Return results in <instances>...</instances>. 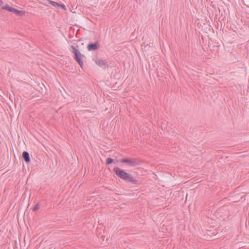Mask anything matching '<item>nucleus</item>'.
<instances>
[{"label": "nucleus", "mask_w": 249, "mask_h": 249, "mask_svg": "<svg viewBox=\"0 0 249 249\" xmlns=\"http://www.w3.org/2000/svg\"><path fill=\"white\" fill-rule=\"evenodd\" d=\"M2 9H5V10H8V11H10V12H12V13H13V12H14V10H15V8H13V7H10V6H8V5H7V6H5L3 7L2 8Z\"/></svg>", "instance_id": "9"}, {"label": "nucleus", "mask_w": 249, "mask_h": 249, "mask_svg": "<svg viewBox=\"0 0 249 249\" xmlns=\"http://www.w3.org/2000/svg\"><path fill=\"white\" fill-rule=\"evenodd\" d=\"M114 171L118 177L124 179V172L123 170L120 169L118 167H116L114 169Z\"/></svg>", "instance_id": "5"}, {"label": "nucleus", "mask_w": 249, "mask_h": 249, "mask_svg": "<svg viewBox=\"0 0 249 249\" xmlns=\"http://www.w3.org/2000/svg\"><path fill=\"white\" fill-rule=\"evenodd\" d=\"M113 160L111 158H107L106 160L107 164H110L113 162Z\"/></svg>", "instance_id": "11"}, {"label": "nucleus", "mask_w": 249, "mask_h": 249, "mask_svg": "<svg viewBox=\"0 0 249 249\" xmlns=\"http://www.w3.org/2000/svg\"><path fill=\"white\" fill-rule=\"evenodd\" d=\"M125 181L128 182L133 185H139L141 182L134 178L131 174L125 172Z\"/></svg>", "instance_id": "1"}, {"label": "nucleus", "mask_w": 249, "mask_h": 249, "mask_svg": "<svg viewBox=\"0 0 249 249\" xmlns=\"http://www.w3.org/2000/svg\"><path fill=\"white\" fill-rule=\"evenodd\" d=\"M98 65H99V66L100 67H102V66H103V65H104V64L105 63H98Z\"/></svg>", "instance_id": "13"}, {"label": "nucleus", "mask_w": 249, "mask_h": 249, "mask_svg": "<svg viewBox=\"0 0 249 249\" xmlns=\"http://www.w3.org/2000/svg\"><path fill=\"white\" fill-rule=\"evenodd\" d=\"M13 13L16 14L17 15L20 16H23L25 15V12L24 11L18 10L15 8Z\"/></svg>", "instance_id": "7"}, {"label": "nucleus", "mask_w": 249, "mask_h": 249, "mask_svg": "<svg viewBox=\"0 0 249 249\" xmlns=\"http://www.w3.org/2000/svg\"><path fill=\"white\" fill-rule=\"evenodd\" d=\"M87 49L89 51H96L99 49L100 44L98 42L89 43L87 45Z\"/></svg>", "instance_id": "3"}, {"label": "nucleus", "mask_w": 249, "mask_h": 249, "mask_svg": "<svg viewBox=\"0 0 249 249\" xmlns=\"http://www.w3.org/2000/svg\"><path fill=\"white\" fill-rule=\"evenodd\" d=\"M84 63H79V64L80 65L81 67L82 68H83V66L84 65Z\"/></svg>", "instance_id": "14"}, {"label": "nucleus", "mask_w": 249, "mask_h": 249, "mask_svg": "<svg viewBox=\"0 0 249 249\" xmlns=\"http://www.w3.org/2000/svg\"><path fill=\"white\" fill-rule=\"evenodd\" d=\"M48 1L50 4H51L52 5H53L54 7H59L60 6L64 7V6H62V5L61 6L59 3H58L55 1L50 0H49Z\"/></svg>", "instance_id": "8"}, {"label": "nucleus", "mask_w": 249, "mask_h": 249, "mask_svg": "<svg viewBox=\"0 0 249 249\" xmlns=\"http://www.w3.org/2000/svg\"><path fill=\"white\" fill-rule=\"evenodd\" d=\"M244 3L248 7H249V0H243Z\"/></svg>", "instance_id": "12"}, {"label": "nucleus", "mask_w": 249, "mask_h": 249, "mask_svg": "<svg viewBox=\"0 0 249 249\" xmlns=\"http://www.w3.org/2000/svg\"><path fill=\"white\" fill-rule=\"evenodd\" d=\"M39 209V204H36V205L33 208V211H37Z\"/></svg>", "instance_id": "10"}, {"label": "nucleus", "mask_w": 249, "mask_h": 249, "mask_svg": "<svg viewBox=\"0 0 249 249\" xmlns=\"http://www.w3.org/2000/svg\"><path fill=\"white\" fill-rule=\"evenodd\" d=\"M22 157L26 162H29L30 161L29 154L28 152L24 151L22 153Z\"/></svg>", "instance_id": "6"}, {"label": "nucleus", "mask_w": 249, "mask_h": 249, "mask_svg": "<svg viewBox=\"0 0 249 249\" xmlns=\"http://www.w3.org/2000/svg\"><path fill=\"white\" fill-rule=\"evenodd\" d=\"M2 2L0 0V5H1Z\"/></svg>", "instance_id": "16"}, {"label": "nucleus", "mask_w": 249, "mask_h": 249, "mask_svg": "<svg viewBox=\"0 0 249 249\" xmlns=\"http://www.w3.org/2000/svg\"><path fill=\"white\" fill-rule=\"evenodd\" d=\"M71 48L73 52L75 54V59L78 62H80L83 60L84 55L81 54L78 49L75 46H72Z\"/></svg>", "instance_id": "2"}, {"label": "nucleus", "mask_w": 249, "mask_h": 249, "mask_svg": "<svg viewBox=\"0 0 249 249\" xmlns=\"http://www.w3.org/2000/svg\"><path fill=\"white\" fill-rule=\"evenodd\" d=\"M125 164L130 166H136L138 164V162L137 160L134 159H125Z\"/></svg>", "instance_id": "4"}, {"label": "nucleus", "mask_w": 249, "mask_h": 249, "mask_svg": "<svg viewBox=\"0 0 249 249\" xmlns=\"http://www.w3.org/2000/svg\"><path fill=\"white\" fill-rule=\"evenodd\" d=\"M124 162V160H122V162Z\"/></svg>", "instance_id": "15"}]
</instances>
